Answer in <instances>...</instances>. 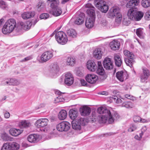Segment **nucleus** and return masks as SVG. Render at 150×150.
<instances>
[{"label":"nucleus","mask_w":150,"mask_h":150,"mask_svg":"<svg viewBox=\"0 0 150 150\" xmlns=\"http://www.w3.org/2000/svg\"><path fill=\"white\" fill-rule=\"evenodd\" d=\"M16 26L15 20L13 19H9L5 23L2 29V32L5 34L10 33L13 31Z\"/></svg>","instance_id":"f257e3e1"},{"label":"nucleus","mask_w":150,"mask_h":150,"mask_svg":"<svg viewBox=\"0 0 150 150\" xmlns=\"http://www.w3.org/2000/svg\"><path fill=\"white\" fill-rule=\"evenodd\" d=\"M110 116L112 118L113 121L111 122H110L109 118L110 116L105 115H100L98 117V121L100 123H105L108 122V123H112L115 120H117L119 118V116L118 113L115 111H112V113L110 115Z\"/></svg>","instance_id":"f03ea898"},{"label":"nucleus","mask_w":150,"mask_h":150,"mask_svg":"<svg viewBox=\"0 0 150 150\" xmlns=\"http://www.w3.org/2000/svg\"><path fill=\"white\" fill-rule=\"evenodd\" d=\"M55 34V38L57 42L61 45L66 44L68 41V37L65 33L62 31H54L52 34Z\"/></svg>","instance_id":"7ed1b4c3"},{"label":"nucleus","mask_w":150,"mask_h":150,"mask_svg":"<svg viewBox=\"0 0 150 150\" xmlns=\"http://www.w3.org/2000/svg\"><path fill=\"white\" fill-rule=\"evenodd\" d=\"M48 122L49 120L47 118H41L37 120L35 125L37 128H44L43 130L46 132L50 129L47 126Z\"/></svg>","instance_id":"20e7f679"},{"label":"nucleus","mask_w":150,"mask_h":150,"mask_svg":"<svg viewBox=\"0 0 150 150\" xmlns=\"http://www.w3.org/2000/svg\"><path fill=\"white\" fill-rule=\"evenodd\" d=\"M96 6L101 11L106 13L108 9V7L106 2L103 0H97L95 2Z\"/></svg>","instance_id":"39448f33"},{"label":"nucleus","mask_w":150,"mask_h":150,"mask_svg":"<svg viewBox=\"0 0 150 150\" xmlns=\"http://www.w3.org/2000/svg\"><path fill=\"white\" fill-rule=\"evenodd\" d=\"M70 126V125L69 122L63 121L57 125V129L59 131H67L69 129Z\"/></svg>","instance_id":"423d86ee"},{"label":"nucleus","mask_w":150,"mask_h":150,"mask_svg":"<svg viewBox=\"0 0 150 150\" xmlns=\"http://www.w3.org/2000/svg\"><path fill=\"white\" fill-rule=\"evenodd\" d=\"M53 56V54L51 51L44 52L40 56V60L42 62H46L51 59Z\"/></svg>","instance_id":"0eeeda50"},{"label":"nucleus","mask_w":150,"mask_h":150,"mask_svg":"<svg viewBox=\"0 0 150 150\" xmlns=\"http://www.w3.org/2000/svg\"><path fill=\"white\" fill-rule=\"evenodd\" d=\"M98 112L100 114H104L105 115L110 116L109 121L110 122H112L113 120L112 118L110 116V115L112 113V111L110 112L106 108L100 107L98 108L97 109Z\"/></svg>","instance_id":"6e6552de"},{"label":"nucleus","mask_w":150,"mask_h":150,"mask_svg":"<svg viewBox=\"0 0 150 150\" xmlns=\"http://www.w3.org/2000/svg\"><path fill=\"white\" fill-rule=\"evenodd\" d=\"M85 7L88 8L86 11V13L88 16V18H95V8L90 3L86 4L85 5Z\"/></svg>","instance_id":"1a4fd4ad"},{"label":"nucleus","mask_w":150,"mask_h":150,"mask_svg":"<svg viewBox=\"0 0 150 150\" xmlns=\"http://www.w3.org/2000/svg\"><path fill=\"white\" fill-rule=\"evenodd\" d=\"M32 23L30 21H27L25 23L22 22H19L16 28L18 30L23 29L25 30H29L31 26Z\"/></svg>","instance_id":"9d476101"},{"label":"nucleus","mask_w":150,"mask_h":150,"mask_svg":"<svg viewBox=\"0 0 150 150\" xmlns=\"http://www.w3.org/2000/svg\"><path fill=\"white\" fill-rule=\"evenodd\" d=\"M74 78L70 72L66 73L64 76V82L68 86H71L74 83Z\"/></svg>","instance_id":"9b49d317"},{"label":"nucleus","mask_w":150,"mask_h":150,"mask_svg":"<svg viewBox=\"0 0 150 150\" xmlns=\"http://www.w3.org/2000/svg\"><path fill=\"white\" fill-rule=\"evenodd\" d=\"M108 15L110 18L114 17L116 16L121 14L119 7L113 6L111 8L108 12Z\"/></svg>","instance_id":"f8f14e48"},{"label":"nucleus","mask_w":150,"mask_h":150,"mask_svg":"<svg viewBox=\"0 0 150 150\" xmlns=\"http://www.w3.org/2000/svg\"><path fill=\"white\" fill-rule=\"evenodd\" d=\"M103 64L104 68L107 70H110L113 68L112 61L110 58L106 57L103 62Z\"/></svg>","instance_id":"ddd939ff"},{"label":"nucleus","mask_w":150,"mask_h":150,"mask_svg":"<svg viewBox=\"0 0 150 150\" xmlns=\"http://www.w3.org/2000/svg\"><path fill=\"white\" fill-rule=\"evenodd\" d=\"M2 83L4 85L17 86L20 84V82L15 79L11 78L7 79Z\"/></svg>","instance_id":"4468645a"},{"label":"nucleus","mask_w":150,"mask_h":150,"mask_svg":"<svg viewBox=\"0 0 150 150\" xmlns=\"http://www.w3.org/2000/svg\"><path fill=\"white\" fill-rule=\"evenodd\" d=\"M86 81L89 83L93 84L95 83L98 78L97 75L94 74H88L86 77Z\"/></svg>","instance_id":"2eb2a0df"},{"label":"nucleus","mask_w":150,"mask_h":150,"mask_svg":"<svg viewBox=\"0 0 150 150\" xmlns=\"http://www.w3.org/2000/svg\"><path fill=\"white\" fill-rule=\"evenodd\" d=\"M86 67L90 71H94L97 69V66L96 64L94 61L92 60H89L87 63Z\"/></svg>","instance_id":"dca6fc26"},{"label":"nucleus","mask_w":150,"mask_h":150,"mask_svg":"<svg viewBox=\"0 0 150 150\" xmlns=\"http://www.w3.org/2000/svg\"><path fill=\"white\" fill-rule=\"evenodd\" d=\"M116 77L121 82H123L127 79L128 75L126 73L122 71H118L116 73Z\"/></svg>","instance_id":"f3484780"},{"label":"nucleus","mask_w":150,"mask_h":150,"mask_svg":"<svg viewBox=\"0 0 150 150\" xmlns=\"http://www.w3.org/2000/svg\"><path fill=\"white\" fill-rule=\"evenodd\" d=\"M143 73L141 76V79L142 82H144L147 80L150 74V73L148 69L146 68L142 69Z\"/></svg>","instance_id":"a211bd4d"},{"label":"nucleus","mask_w":150,"mask_h":150,"mask_svg":"<svg viewBox=\"0 0 150 150\" xmlns=\"http://www.w3.org/2000/svg\"><path fill=\"white\" fill-rule=\"evenodd\" d=\"M40 137L39 135L37 134H31L28 136L27 139L30 142L36 143L39 140Z\"/></svg>","instance_id":"6ab92c4d"},{"label":"nucleus","mask_w":150,"mask_h":150,"mask_svg":"<svg viewBox=\"0 0 150 150\" xmlns=\"http://www.w3.org/2000/svg\"><path fill=\"white\" fill-rule=\"evenodd\" d=\"M103 52L100 48L95 49L93 52V57L98 59H100L102 58Z\"/></svg>","instance_id":"aec40b11"},{"label":"nucleus","mask_w":150,"mask_h":150,"mask_svg":"<svg viewBox=\"0 0 150 150\" xmlns=\"http://www.w3.org/2000/svg\"><path fill=\"white\" fill-rule=\"evenodd\" d=\"M80 111L81 115L86 116L89 115L91 112L90 108L86 106H84L80 109Z\"/></svg>","instance_id":"412c9836"},{"label":"nucleus","mask_w":150,"mask_h":150,"mask_svg":"<svg viewBox=\"0 0 150 150\" xmlns=\"http://www.w3.org/2000/svg\"><path fill=\"white\" fill-rule=\"evenodd\" d=\"M139 2V0H131L127 3L126 6L127 8L134 9L135 6L138 5Z\"/></svg>","instance_id":"4be33fe9"},{"label":"nucleus","mask_w":150,"mask_h":150,"mask_svg":"<svg viewBox=\"0 0 150 150\" xmlns=\"http://www.w3.org/2000/svg\"><path fill=\"white\" fill-rule=\"evenodd\" d=\"M109 45L111 49L116 50L119 49L120 43L117 40H113L110 42Z\"/></svg>","instance_id":"5701e85b"},{"label":"nucleus","mask_w":150,"mask_h":150,"mask_svg":"<svg viewBox=\"0 0 150 150\" xmlns=\"http://www.w3.org/2000/svg\"><path fill=\"white\" fill-rule=\"evenodd\" d=\"M95 18H90L88 17L85 23V25L86 27L88 28L92 27L94 25V22Z\"/></svg>","instance_id":"b1692460"},{"label":"nucleus","mask_w":150,"mask_h":150,"mask_svg":"<svg viewBox=\"0 0 150 150\" xmlns=\"http://www.w3.org/2000/svg\"><path fill=\"white\" fill-rule=\"evenodd\" d=\"M78 115V112L76 109H71L69 112V116L72 120L75 119Z\"/></svg>","instance_id":"393cba45"},{"label":"nucleus","mask_w":150,"mask_h":150,"mask_svg":"<svg viewBox=\"0 0 150 150\" xmlns=\"http://www.w3.org/2000/svg\"><path fill=\"white\" fill-rule=\"evenodd\" d=\"M136 14V11L134 9L130 8L128 11L127 16L129 18L132 20H134L135 19V16Z\"/></svg>","instance_id":"a878e982"},{"label":"nucleus","mask_w":150,"mask_h":150,"mask_svg":"<svg viewBox=\"0 0 150 150\" xmlns=\"http://www.w3.org/2000/svg\"><path fill=\"white\" fill-rule=\"evenodd\" d=\"M9 133L11 135L14 136H17L21 134L23 130L15 128H11L10 129Z\"/></svg>","instance_id":"bb28decb"},{"label":"nucleus","mask_w":150,"mask_h":150,"mask_svg":"<svg viewBox=\"0 0 150 150\" xmlns=\"http://www.w3.org/2000/svg\"><path fill=\"white\" fill-rule=\"evenodd\" d=\"M114 59L115 65L118 67L121 66L122 61L119 55L115 54L114 55Z\"/></svg>","instance_id":"cd10ccee"},{"label":"nucleus","mask_w":150,"mask_h":150,"mask_svg":"<svg viewBox=\"0 0 150 150\" xmlns=\"http://www.w3.org/2000/svg\"><path fill=\"white\" fill-rule=\"evenodd\" d=\"M75 63V59L72 57H68L66 59V63L68 65L73 66Z\"/></svg>","instance_id":"c85d7f7f"},{"label":"nucleus","mask_w":150,"mask_h":150,"mask_svg":"<svg viewBox=\"0 0 150 150\" xmlns=\"http://www.w3.org/2000/svg\"><path fill=\"white\" fill-rule=\"evenodd\" d=\"M67 113L66 110H62L59 113L58 117L60 120H63L65 119L67 116Z\"/></svg>","instance_id":"c756f323"},{"label":"nucleus","mask_w":150,"mask_h":150,"mask_svg":"<svg viewBox=\"0 0 150 150\" xmlns=\"http://www.w3.org/2000/svg\"><path fill=\"white\" fill-rule=\"evenodd\" d=\"M97 73L100 75H103L104 73V69L102 67L101 62L100 61L98 62V67Z\"/></svg>","instance_id":"7c9ffc66"},{"label":"nucleus","mask_w":150,"mask_h":150,"mask_svg":"<svg viewBox=\"0 0 150 150\" xmlns=\"http://www.w3.org/2000/svg\"><path fill=\"white\" fill-rule=\"evenodd\" d=\"M50 67V73L52 75L56 74L59 71V67L56 65L51 66Z\"/></svg>","instance_id":"2f4dec72"},{"label":"nucleus","mask_w":150,"mask_h":150,"mask_svg":"<svg viewBox=\"0 0 150 150\" xmlns=\"http://www.w3.org/2000/svg\"><path fill=\"white\" fill-rule=\"evenodd\" d=\"M72 128L76 130H80L81 129V126L77 121L73 120L72 122Z\"/></svg>","instance_id":"473e14b6"},{"label":"nucleus","mask_w":150,"mask_h":150,"mask_svg":"<svg viewBox=\"0 0 150 150\" xmlns=\"http://www.w3.org/2000/svg\"><path fill=\"white\" fill-rule=\"evenodd\" d=\"M62 12L61 8L58 7L52 10L51 12V13L53 15L56 16H59L61 14Z\"/></svg>","instance_id":"72a5a7b5"},{"label":"nucleus","mask_w":150,"mask_h":150,"mask_svg":"<svg viewBox=\"0 0 150 150\" xmlns=\"http://www.w3.org/2000/svg\"><path fill=\"white\" fill-rule=\"evenodd\" d=\"M67 34L69 37L72 38L76 37L77 35L76 31L73 29H70L68 30Z\"/></svg>","instance_id":"f704fd0d"},{"label":"nucleus","mask_w":150,"mask_h":150,"mask_svg":"<svg viewBox=\"0 0 150 150\" xmlns=\"http://www.w3.org/2000/svg\"><path fill=\"white\" fill-rule=\"evenodd\" d=\"M34 13L27 12L24 13L22 15V18L25 19H26L34 16Z\"/></svg>","instance_id":"c9c22d12"},{"label":"nucleus","mask_w":150,"mask_h":150,"mask_svg":"<svg viewBox=\"0 0 150 150\" xmlns=\"http://www.w3.org/2000/svg\"><path fill=\"white\" fill-rule=\"evenodd\" d=\"M82 16H79L78 17L75 21V23L78 25L83 23V22L84 16L83 14H81Z\"/></svg>","instance_id":"e433bc0d"},{"label":"nucleus","mask_w":150,"mask_h":150,"mask_svg":"<svg viewBox=\"0 0 150 150\" xmlns=\"http://www.w3.org/2000/svg\"><path fill=\"white\" fill-rule=\"evenodd\" d=\"M144 15V13L141 11H136V14L135 16V19L136 21H139L141 20L143 17Z\"/></svg>","instance_id":"4c0bfd02"},{"label":"nucleus","mask_w":150,"mask_h":150,"mask_svg":"<svg viewBox=\"0 0 150 150\" xmlns=\"http://www.w3.org/2000/svg\"><path fill=\"white\" fill-rule=\"evenodd\" d=\"M30 125V122L26 120H22L20 122L19 125L21 128H26L29 126Z\"/></svg>","instance_id":"58836bf2"},{"label":"nucleus","mask_w":150,"mask_h":150,"mask_svg":"<svg viewBox=\"0 0 150 150\" xmlns=\"http://www.w3.org/2000/svg\"><path fill=\"white\" fill-rule=\"evenodd\" d=\"M141 5L144 8H147L150 6V0H142Z\"/></svg>","instance_id":"ea45409f"},{"label":"nucleus","mask_w":150,"mask_h":150,"mask_svg":"<svg viewBox=\"0 0 150 150\" xmlns=\"http://www.w3.org/2000/svg\"><path fill=\"white\" fill-rule=\"evenodd\" d=\"M123 53L125 56L129 57V59H134V55L132 52H130L127 50H125L124 51Z\"/></svg>","instance_id":"a19ab883"},{"label":"nucleus","mask_w":150,"mask_h":150,"mask_svg":"<svg viewBox=\"0 0 150 150\" xmlns=\"http://www.w3.org/2000/svg\"><path fill=\"white\" fill-rule=\"evenodd\" d=\"M1 138L3 140L5 141H11V138L9 137L8 135L6 133L2 134L1 135Z\"/></svg>","instance_id":"79ce46f5"},{"label":"nucleus","mask_w":150,"mask_h":150,"mask_svg":"<svg viewBox=\"0 0 150 150\" xmlns=\"http://www.w3.org/2000/svg\"><path fill=\"white\" fill-rule=\"evenodd\" d=\"M122 106L127 108H132L133 106V104L131 102H125L122 104Z\"/></svg>","instance_id":"37998d69"},{"label":"nucleus","mask_w":150,"mask_h":150,"mask_svg":"<svg viewBox=\"0 0 150 150\" xmlns=\"http://www.w3.org/2000/svg\"><path fill=\"white\" fill-rule=\"evenodd\" d=\"M136 33L137 35L140 38H143L144 37L142 29L141 28L137 29L136 31Z\"/></svg>","instance_id":"c03bdc74"},{"label":"nucleus","mask_w":150,"mask_h":150,"mask_svg":"<svg viewBox=\"0 0 150 150\" xmlns=\"http://www.w3.org/2000/svg\"><path fill=\"white\" fill-rule=\"evenodd\" d=\"M10 144L11 150H17L19 149V145L16 143L14 142L12 143H10Z\"/></svg>","instance_id":"a18cd8bd"},{"label":"nucleus","mask_w":150,"mask_h":150,"mask_svg":"<svg viewBox=\"0 0 150 150\" xmlns=\"http://www.w3.org/2000/svg\"><path fill=\"white\" fill-rule=\"evenodd\" d=\"M65 100L64 98L63 97L62 95L59 96L56 98L54 100V103H57L63 101Z\"/></svg>","instance_id":"49530a36"},{"label":"nucleus","mask_w":150,"mask_h":150,"mask_svg":"<svg viewBox=\"0 0 150 150\" xmlns=\"http://www.w3.org/2000/svg\"><path fill=\"white\" fill-rule=\"evenodd\" d=\"M1 150H11L10 143L4 144L2 147Z\"/></svg>","instance_id":"de8ad7c7"},{"label":"nucleus","mask_w":150,"mask_h":150,"mask_svg":"<svg viewBox=\"0 0 150 150\" xmlns=\"http://www.w3.org/2000/svg\"><path fill=\"white\" fill-rule=\"evenodd\" d=\"M122 15L121 14H120L117 16H115L116 17L115 19V23L117 24H119L121 22L122 19Z\"/></svg>","instance_id":"09e8293b"},{"label":"nucleus","mask_w":150,"mask_h":150,"mask_svg":"<svg viewBox=\"0 0 150 150\" xmlns=\"http://www.w3.org/2000/svg\"><path fill=\"white\" fill-rule=\"evenodd\" d=\"M77 122L80 124L81 126H84L86 124V120L84 118H79L77 121Z\"/></svg>","instance_id":"8fccbe9b"},{"label":"nucleus","mask_w":150,"mask_h":150,"mask_svg":"<svg viewBox=\"0 0 150 150\" xmlns=\"http://www.w3.org/2000/svg\"><path fill=\"white\" fill-rule=\"evenodd\" d=\"M44 4L43 3H39L37 5L36 7L38 11H41L44 8Z\"/></svg>","instance_id":"3c124183"},{"label":"nucleus","mask_w":150,"mask_h":150,"mask_svg":"<svg viewBox=\"0 0 150 150\" xmlns=\"http://www.w3.org/2000/svg\"><path fill=\"white\" fill-rule=\"evenodd\" d=\"M125 61L127 65L130 67H131V66H132V64L133 62V59L130 60L128 58H125Z\"/></svg>","instance_id":"603ef678"},{"label":"nucleus","mask_w":150,"mask_h":150,"mask_svg":"<svg viewBox=\"0 0 150 150\" xmlns=\"http://www.w3.org/2000/svg\"><path fill=\"white\" fill-rule=\"evenodd\" d=\"M137 128V127L134 124H132L130 125V127L128 129V131L129 132H132L136 130Z\"/></svg>","instance_id":"864d4df0"},{"label":"nucleus","mask_w":150,"mask_h":150,"mask_svg":"<svg viewBox=\"0 0 150 150\" xmlns=\"http://www.w3.org/2000/svg\"><path fill=\"white\" fill-rule=\"evenodd\" d=\"M112 98L114 100V101L117 103H120L122 102V100L120 98H118L117 96H114Z\"/></svg>","instance_id":"5fc2aeb1"},{"label":"nucleus","mask_w":150,"mask_h":150,"mask_svg":"<svg viewBox=\"0 0 150 150\" xmlns=\"http://www.w3.org/2000/svg\"><path fill=\"white\" fill-rule=\"evenodd\" d=\"M49 16L47 13H44L41 14L40 16V19H45L49 18Z\"/></svg>","instance_id":"6e6d98bb"},{"label":"nucleus","mask_w":150,"mask_h":150,"mask_svg":"<svg viewBox=\"0 0 150 150\" xmlns=\"http://www.w3.org/2000/svg\"><path fill=\"white\" fill-rule=\"evenodd\" d=\"M145 18L146 20H150V11H148L146 12L145 14Z\"/></svg>","instance_id":"4d7b16f0"},{"label":"nucleus","mask_w":150,"mask_h":150,"mask_svg":"<svg viewBox=\"0 0 150 150\" xmlns=\"http://www.w3.org/2000/svg\"><path fill=\"white\" fill-rule=\"evenodd\" d=\"M130 22L127 18H124L122 21V23L124 25H128L130 23Z\"/></svg>","instance_id":"13d9d810"},{"label":"nucleus","mask_w":150,"mask_h":150,"mask_svg":"<svg viewBox=\"0 0 150 150\" xmlns=\"http://www.w3.org/2000/svg\"><path fill=\"white\" fill-rule=\"evenodd\" d=\"M100 23L104 26H106L107 24V22L105 19H102L100 22Z\"/></svg>","instance_id":"bf43d9fd"},{"label":"nucleus","mask_w":150,"mask_h":150,"mask_svg":"<svg viewBox=\"0 0 150 150\" xmlns=\"http://www.w3.org/2000/svg\"><path fill=\"white\" fill-rule=\"evenodd\" d=\"M32 59V57L31 56H29L26 57L24 59L20 60V62H26L29 60H30Z\"/></svg>","instance_id":"052dcab7"},{"label":"nucleus","mask_w":150,"mask_h":150,"mask_svg":"<svg viewBox=\"0 0 150 150\" xmlns=\"http://www.w3.org/2000/svg\"><path fill=\"white\" fill-rule=\"evenodd\" d=\"M141 118L139 116H135L133 118L134 121L135 122H140Z\"/></svg>","instance_id":"680f3d73"},{"label":"nucleus","mask_w":150,"mask_h":150,"mask_svg":"<svg viewBox=\"0 0 150 150\" xmlns=\"http://www.w3.org/2000/svg\"><path fill=\"white\" fill-rule=\"evenodd\" d=\"M125 97L128 99L133 100H134V97H133V96L129 95V94H126L125 95Z\"/></svg>","instance_id":"e2e57ef3"},{"label":"nucleus","mask_w":150,"mask_h":150,"mask_svg":"<svg viewBox=\"0 0 150 150\" xmlns=\"http://www.w3.org/2000/svg\"><path fill=\"white\" fill-rule=\"evenodd\" d=\"M6 6V4L5 2L1 1H0V6L2 8H5Z\"/></svg>","instance_id":"0e129e2a"},{"label":"nucleus","mask_w":150,"mask_h":150,"mask_svg":"<svg viewBox=\"0 0 150 150\" xmlns=\"http://www.w3.org/2000/svg\"><path fill=\"white\" fill-rule=\"evenodd\" d=\"M50 6L52 9V10H53V9H55L56 8L58 7L56 4V3H55L54 2L52 3L51 4Z\"/></svg>","instance_id":"69168bd1"},{"label":"nucleus","mask_w":150,"mask_h":150,"mask_svg":"<svg viewBox=\"0 0 150 150\" xmlns=\"http://www.w3.org/2000/svg\"><path fill=\"white\" fill-rule=\"evenodd\" d=\"M4 117L6 118H8L10 116V113L7 112H6L4 113Z\"/></svg>","instance_id":"338daca9"},{"label":"nucleus","mask_w":150,"mask_h":150,"mask_svg":"<svg viewBox=\"0 0 150 150\" xmlns=\"http://www.w3.org/2000/svg\"><path fill=\"white\" fill-rule=\"evenodd\" d=\"M80 82L81 85L83 86H85L87 84L86 82L84 79H81Z\"/></svg>","instance_id":"774afa93"}]
</instances>
